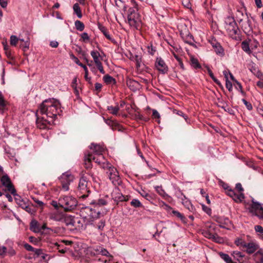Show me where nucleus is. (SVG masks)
<instances>
[{"mask_svg": "<svg viewBox=\"0 0 263 263\" xmlns=\"http://www.w3.org/2000/svg\"><path fill=\"white\" fill-rule=\"evenodd\" d=\"M247 17H249V15L246 12L243 13L242 11L237 10L236 17L239 24L243 22V20L247 19Z\"/></svg>", "mask_w": 263, "mask_h": 263, "instance_id": "nucleus-25", "label": "nucleus"}, {"mask_svg": "<svg viewBox=\"0 0 263 263\" xmlns=\"http://www.w3.org/2000/svg\"><path fill=\"white\" fill-rule=\"evenodd\" d=\"M152 116L153 118L159 119L160 117L159 113L155 109H153Z\"/></svg>", "mask_w": 263, "mask_h": 263, "instance_id": "nucleus-61", "label": "nucleus"}, {"mask_svg": "<svg viewBox=\"0 0 263 263\" xmlns=\"http://www.w3.org/2000/svg\"><path fill=\"white\" fill-rule=\"evenodd\" d=\"M119 109H120V108L118 106H116L115 107L112 106H108V108H107V109L109 111H110V112L114 115H118Z\"/></svg>", "mask_w": 263, "mask_h": 263, "instance_id": "nucleus-37", "label": "nucleus"}, {"mask_svg": "<svg viewBox=\"0 0 263 263\" xmlns=\"http://www.w3.org/2000/svg\"><path fill=\"white\" fill-rule=\"evenodd\" d=\"M226 87L230 92L232 91V83L229 80L226 81Z\"/></svg>", "mask_w": 263, "mask_h": 263, "instance_id": "nucleus-54", "label": "nucleus"}, {"mask_svg": "<svg viewBox=\"0 0 263 263\" xmlns=\"http://www.w3.org/2000/svg\"><path fill=\"white\" fill-rule=\"evenodd\" d=\"M61 105L57 100L48 99L45 100L40 105L38 111L42 115L50 119V122H54L58 115H62Z\"/></svg>", "mask_w": 263, "mask_h": 263, "instance_id": "nucleus-1", "label": "nucleus"}, {"mask_svg": "<svg viewBox=\"0 0 263 263\" xmlns=\"http://www.w3.org/2000/svg\"><path fill=\"white\" fill-rule=\"evenodd\" d=\"M23 209H24L26 212L31 214H34L35 212V211L34 210V209L32 208L31 206H29L28 203L24 206Z\"/></svg>", "mask_w": 263, "mask_h": 263, "instance_id": "nucleus-42", "label": "nucleus"}, {"mask_svg": "<svg viewBox=\"0 0 263 263\" xmlns=\"http://www.w3.org/2000/svg\"><path fill=\"white\" fill-rule=\"evenodd\" d=\"M259 248V246L256 243L250 242L247 243L246 251L249 254L254 253Z\"/></svg>", "mask_w": 263, "mask_h": 263, "instance_id": "nucleus-21", "label": "nucleus"}, {"mask_svg": "<svg viewBox=\"0 0 263 263\" xmlns=\"http://www.w3.org/2000/svg\"><path fill=\"white\" fill-rule=\"evenodd\" d=\"M216 228L215 224L208 223L206 225V229L203 230L202 234L209 239L212 238L216 234L215 232Z\"/></svg>", "mask_w": 263, "mask_h": 263, "instance_id": "nucleus-14", "label": "nucleus"}, {"mask_svg": "<svg viewBox=\"0 0 263 263\" xmlns=\"http://www.w3.org/2000/svg\"><path fill=\"white\" fill-rule=\"evenodd\" d=\"M98 28L101 31V32L104 35V36L106 37L107 39H108L113 43H115L116 42V40L110 35L107 29L105 26L101 25L100 24H99Z\"/></svg>", "mask_w": 263, "mask_h": 263, "instance_id": "nucleus-20", "label": "nucleus"}, {"mask_svg": "<svg viewBox=\"0 0 263 263\" xmlns=\"http://www.w3.org/2000/svg\"><path fill=\"white\" fill-rule=\"evenodd\" d=\"M210 239H212L213 240L216 242H220V240L221 239V238L220 237H219L217 234H215V236H214L212 238H211Z\"/></svg>", "mask_w": 263, "mask_h": 263, "instance_id": "nucleus-63", "label": "nucleus"}, {"mask_svg": "<svg viewBox=\"0 0 263 263\" xmlns=\"http://www.w3.org/2000/svg\"><path fill=\"white\" fill-rule=\"evenodd\" d=\"M210 43L212 47H213V48L214 49V50L216 54L220 55H224V50L222 47L220 45V43L217 42V41L216 40H212L210 41Z\"/></svg>", "mask_w": 263, "mask_h": 263, "instance_id": "nucleus-18", "label": "nucleus"}, {"mask_svg": "<svg viewBox=\"0 0 263 263\" xmlns=\"http://www.w3.org/2000/svg\"><path fill=\"white\" fill-rule=\"evenodd\" d=\"M178 197L181 200L182 204L184 205L186 209L190 211H192L193 210L194 208L192 205L191 201L187 199L182 193L180 192V196Z\"/></svg>", "mask_w": 263, "mask_h": 263, "instance_id": "nucleus-19", "label": "nucleus"}, {"mask_svg": "<svg viewBox=\"0 0 263 263\" xmlns=\"http://www.w3.org/2000/svg\"><path fill=\"white\" fill-rule=\"evenodd\" d=\"M155 66L156 69L161 74H166L168 71V66L161 57H157L156 58Z\"/></svg>", "mask_w": 263, "mask_h": 263, "instance_id": "nucleus-12", "label": "nucleus"}, {"mask_svg": "<svg viewBox=\"0 0 263 263\" xmlns=\"http://www.w3.org/2000/svg\"><path fill=\"white\" fill-rule=\"evenodd\" d=\"M98 69H99V70L100 71V72L102 73V74H104L105 73V71L104 70V69H103V67L102 66V64L101 62L100 63H99L98 64H96Z\"/></svg>", "mask_w": 263, "mask_h": 263, "instance_id": "nucleus-57", "label": "nucleus"}, {"mask_svg": "<svg viewBox=\"0 0 263 263\" xmlns=\"http://www.w3.org/2000/svg\"><path fill=\"white\" fill-rule=\"evenodd\" d=\"M18 41V39L15 35L10 36V44L12 46H16Z\"/></svg>", "mask_w": 263, "mask_h": 263, "instance_id": "nucleus-43", "label": "nucleus"}, {"mask_svg": "<svg viewBox=\"0 0 263 263\" xmlns=\"http://www.w3.org/2000/svg\"><path fill=\"white\" fill-rule=\"evenodd\" d=\"M126 84L129 89L133 91H136L139 86V83L137 81L131 79L127 80Z\"/></svg>", "mask_w": 263, "mask_h": 263, "instance_id": "nucleus-22", "label": "nucleus"}, {"mask_svg": "<svg viewBox=\"0 0 263 263\" xmlns=\"http://www.w3.org/2000/svg\"><path fill=\"white\" fill-rule=\"evenodd\" d=\"M74 25L77 30L80 31H82L85 28V26L83 23L79 20H77L75 22Z\"/></svg>", "mask_w": 263, "mask_h": 263, "instance_id": "nucleus-35", "label": "nucleus"}, {"mask_svg": "<svg viewBox=\"0 0 263 263\" xmlns=\"http://www.w3.org/2000/svg\"><path fill=\"white\" fill-rule=\"evenodd\" d=\"M36 124L37 127L41 129H45L49 128V125L54 123V122H50V119H49L44 117H39L38 115H36Z\"/></svg>", "mask_w": 263, "mask_h": 263, "instance_id": "nucleus-10", "label": "nucleus"}, {"mask_svg": "<svg viewBox=\"0 0 263 263\" xmlns=\"http://www.w3.org/2000/svg\"><path fill=\"white\" fill-rule=\"evenodd\" d=\"M242 49L246 52L248 54H250L251 53V50H250L249 44L248 42L244 41L241 43V44Z\"/></svg>", "mask_w": 263, "mask_h": 263, "instance_id": "nucleus-33", "label": "nucleus"}, {"mask_svg": "<svg viewBox=\"0 0 263 263\" xmlns=\"http://www.w3.org/2000/svg\"><path fill=\"white\" fill-rule=\"evenodd\" d=\"M232 198L237 203H240L243 201L245 199V195L242 193H240L239 194H237L236 193L234 194V196H233Z\"/></svg>", "mask_w": 263, "mask_h": 263, "instance_id": "nucleus-30", "label": "nucleus"}, {"mask_svg": "<svg viewBox=\"0 0 263 263\" xmlns=\"http://www.w3.org/2000/svg\"><path fill=\"white\" fill-rule=\"evenodd\" d=\"M1 182L3 186H5L8 191L10 192L12 195H15L16 190L8 175H4L1 178Z\"/></svg>", "mask_w": 263, "mask_h": 263, "instance_id": "nucleus-9", "label": "nucleus"}, {"mask_svg": "<svg viewBox=\"0 0 263 263\" xmlns=\"http://www.w3.org/2000/svg\"><path fill=\"white\" fill-rule=\"evenodd\" d=\"M130 205L131 206L136 208L142 206V204L141 202L137 199H133L130 202Z\"/></svg>", "mask_w": 263, "mask_h": 263, "instance_id": "nucleus-40", "label": "nucleus"}, {"mask_svg": "<svg viewBox=\"0 0 263 263\" xmlns=\"http://www.w3.org/2000/svg\"><path fill=\"white\" fill-rule=\"evenodd\" d=\"M252 203L250 208V212L253 213L255 215L257 214H262L263 213V208L260 203L257 201H252Z\"/></svg>", "mask_w": 263, "mask_h": 263, "instance_id": "nucleus-16", "label": "nucleus"}, {"mask_svg": "<svg viewBox=\"0 0 263 263\" xmlns=\"http://www.w3.org/2000/svg\"><path fill=\"white\" fill-rule=\"evenodd\" d=\"M155 189L156 191L162 197L164 198L168 196L161 186H157L155 187Z\"/></svg>", "mask_w": 263, "mask_h": 263, "instance_id": "nucleus-39", "label": "nucleus"}, {"mask_svg": "<svg viewBox=\"0 0 263 263\" xmlns=\"http://www.w3.org/2000/svg\"><path fill=\"white\" fill-rule=\"evenodd\" d=\"M105 122L108 125L111 126V127H112L111 128H112V130H114L117 129L119 131L121 130V126L120 125H119L118 124H115V123H113L112 122V121L109 120H106Z\"/></svg>", "mask_w": 263, "mask_h": 263, "instance_id": "nucleus-34", "label": "nucleus"}, {"mask_svg": "<svg viewBox=\"0 0 263 263\" xmlns=\"http://www.w3.org/2000/svg\"><path fill=\"white\" fill-rule=\"evenodd\" d=\"M90 191L88 187V182L86 177L82 176L79 180V183L77 191V196L80 198L84 199L88 197Z\"/></svg>", "mask_w": 263, "mask_h": 263, "instance_id": "nucleus-7", "label": "nucleus"}, {"mask_svg": "<svg viewBox=\"0 0 263 263\" xmlns=\"http://www.w3.org/2000/svg\"><path fill=\"white\" fill-rule=\"evenodd\" d=\"M90 149L92 150L93 153H91L95 157H99V155H103L102 153L104 151V147L103 145L91 143L89 146Z\"/></svg>", "mask_w": 263, "mask_h": 263, "instance_id": "nucleus-17", "label": "nucleus"}, {"mask_svg": "<svg viewBox=\"0 0 263 263\" xmlns=\"http://www.w3.org/2000/svg\"><path fill=\"white\" fill-rule=\"evenodd\" d=\"M135 117L137 120H140L144 121H147L148 120L147 118H144L143 116V115H142L139 112L135 114Z\"/></svg>", "mask_w": 263, "mask_h": 263, "instance_id": "nucleus-51", "label": "nucleus"}, {"mask_svg": "<svg viewBox=\"0 0 263 263\" xmlns=\"http://www.w3.org/2000/svg\"><path fill=\"white\" fill-rule=\"evenodd\" d=\"M254 258L256 263H263V252L262 251H257L254 254Z\"/></svg>", "mask_w": 263, "mask_h": 263, "instance_id": "nucleus-27", "label": "nucleus"}, {"mask_svg": "<svg viewBox=\"0 0 263 263\" xmlns=\"http://www.w3.org/2000/svg\"><path fill=\"white\" fill-rule=\"evenodd\" d=\"M254 229L256 232L259 233L260 234L263 236V228L261 226H255Z\"/></svg>", "mask_w": 263, "mask_h": 263, "instance_id": "nucleus-53", "label": "nucleus"}, {"mask_svg": "<svg viewBox=\"0 0 263 263\" xmlns=\"http://www.w3.org/2000/svg\"><path fill=\"white\" fill-rule=\"evenodd\" d=\"M246 22H242L240 25L241 28L247 35H250L253 32V28L251 24V21L249 17H247Z\"/></svg>", "mask_w": 263, "mask_h": 263, "instance_id": "nucleus-15", "label": "nucleus"}, {"mask_svg": "<svg viewBox=\"0 0 263 263\" xmlns=\"http://www.w3.org/2000/svg\"><path fill=\"white\" fill-rule=\"evenodd\" d=\"M235 189L239 192L242 193L243 191V189L240 183H237L236 184Z\"/></svg>", "mask_w": 263, "mask_h": 263, "instance_id": "nucleus-59", "label": "nucleus"}, {"mask_svg": "<svg viewBox=\"0 0 263 263\" xmlns=\"http://www.w3.org/2000/svg\"><path fill=\"white\" fill-rule=\"evenodd\" d=\"M14 196V200L17 203V204L22 209L24 207L25 205L28 203L27 200L23 199L20 196L15 193V195H13Z\"/></svg>", "mask_w": 263, "mask_h": 263, "instance_id": "nucleus-23", "label": "nucleus"}, {"mask_svg": "<svg viewBox=\"0 0 263 263\" xmlns=\"http://www.w3.org/2000/svg\"><path fill=\"white\" fill-rule=\"evenodd\" d=\"M111 197L117 204L119 202L127 201L128 200V196L123 195L118 187H116L113 190L111 193Z\"/></svg>", "mask_w": 263, "mask_h": 263, "instance_id": "nucleus-11", "label": "nucleus"}, {"mask_svg": "<svg viewBox=\"0 0 263 263\" xmlns=\"http://www.w3.org/2000/svg\"><path fill=\"white\" fill-rule=\"evenodd\" d=\"M190 65L192 68L194 69H200L201 68V66L199 63V61L197 58H194V57H191L190 59Z\"/></svg>", "mask_w": 263, "mask_h": 263, "instance_id": "nucleus-26", "label": "nucleus"}, {"mask_svg": "<svg viewBox=\"0 0 263 263\" xmlns=\"http://www.w3.org/2000/svg\"><path fill=\"white\" fill-rule=\"evenodd\" d=\"M37 228V222L36 220H32L30 223V229L34 232H36V229Z\"/></svg>", "mask_w": 263, "mask_h": 263, "instance_id": "nucleus-46", "label": "nucleus"}, {"mask_svg": "<svg viewBox=\"0 0 263 263\" xmlns=\"http://www.w3.org/2000/svg\"><path fill=\"white\" fill-rule=\"evenodd\" d=\"M93 160L103 169L106 171L110 168L112 165L105 158L103 155H99V157H95L91 152H87L85 154L84 161L86 167H90V162Z\"/></svg>", "mask_w": 263, "mask_h": 263, "instance_id": "nucleus-3", "label": "nucleus"}, {"mask_svg": "<svg viewBox=\"0 0 263 263\" xmlns=\"http://www.w3.org/2000/svg\"><path fill=\"white\" fill-rule=\"evenodd\" d=\"M24 248L25 249L28 251H34V248L32 247L31 245H29L28 243H25L24 245Z\"/></svg>", "mask_w": 263, "mask_h": 263, "instance_id": "nucleus-60", "label": "nucleus"}, {"mask_svg": "<svg viewBox=\"0 0 263 263\" xmlns=\"http://www.w3.org/2000/svg\"><path fill=\"white\" fill-rule=\"evenodd\" d=\"M72 57H73V59H74V61L77 64H78L79 66L82 67L84 69V70L87 69V67L85 65H84L83 64L81 63L77 58L74 57L73 55H72Z\"/></svg>", "mask_w": 263, "mask_h": 263, "instance_id": "nucleus-48", "label": "nucleus"}, {"mask_svg": "<svg viewBox=\"0 0 263 263\" xmlns=\"http://www.w3.org/2000/svg\"><path fill=\"white\" fill-rule=\"evenodd\" d=\"M103 80L106 84L115 85L116 84V79L109 74L105 75L103 77Z\"/></svg>", "mask_w": 263, "mask_h": 263, "instance_id": "nucleus-28", "label": "nucleus"}, {"mask_svg": "<svg viewBox=\"0 0 263 263\" xmlns=\"http://www.w3.org/2000/svg\"><path fill=\"white\" fill-rule=\"evenodd\" d=\"M127 22L130 27L136 30H139L141 24V20L137 4L134 2V6L127 11Z\"/></svg>", "mask_w": 263, "mask_h": 263, "instance_id": "nucleus-2", "label": "nucleus"}, {"mask_svg": "<svg viewBox=\"0 0 263 263\" xmlns=\"http://www.w3.org/2000/svg\"><path fill=\"white\" fill-rule=\"evenodd\" d=\"M141 195L145 198L146 200L150 201L152 199V196L148 193H146L144 191H143L142 193H140Z\"/></svg>", "mask_w": 263, "mask_h": 263, "instance_id": "nucleus-52", "label": "nucleus"}, {"mask_svg": "<svg viewBox=\"0 0 263 263\" xmlns=\"http://www.w3.org/2000/svg\"><path fill=\"white\" fill-rule=\"evenodd\" d=\"M224 28L232 39L237 40L239 37L240 31L234 17L227 16L225 18Z\"/></svg>", "mask_w": 263, "mask_h": 263, "instance_id": "nucleus-5", "label": "nucleus"}, {"mask_svg": "<svg viewBox=\"0 0 263 263\" xmlns=\"http://www.w3.org/2000/svg\"><path fill=\"white\" fill-rule=\"evenodd\" d=\"M242 101L243 102V103H244V104L245 105L246 108L249 110H252L253 109V107H252V104L248 102L246 99H242Z\"/></svg>", "mask_w": 263, "mask_h": 263, "instance_id": "nucleus-45", "label": "nucleus"}, {"mask_svg": "<svg viewBox=\"0 0 263 263\" xmlns=\"http://www.w3.org/2000/svg\"><path fill=\"white\" fill-rule=\"evenodd\" d=\"M50 218L56 221H62L64 219V215L62 213L56 212L51 214Z\"/></svg>", "mask_w": 263, "mask_h": 263, "instance_id": "nucleus-24", "label": "nucleus"}, {"mask_svg": "<svg viewBox=\"0 0 263 263\" xmlns=\"http://www.w3.org/2000/svg\"><path fill=\"white\" fill-rule=\"evenodd\" d=\"M73 9L74 13L77 15L78 17L81 18L82 17V14L81 8L78 3H76L73 5Z\"/></svg>", "mask_w": 263, "mask_h": 263, "instance_id": "nucleus-32", "label": "nucleus"}, {"mask_svg": "<svg viewBox=\"0 0 263 263\" xmlns=\"http://www.w3.org/2000/svg\"><path fill=\"white\" fill-rule=\"evenodd\" d=\"M90 54L91 57H92L94 62L96 64H98L99 63H100L101 61L99 59V57H100V53L97 51H91L90 52Z\"/></svg>", "mask_w": 263, "mask_h": 263, "instance_id": "nucleus-31", "label": "nucleus"}, {"mask_svg": "<svg viewBox=\"0 0 263 263\" xmlns=\"http://www.w3.org/2000/svg\"><path fill=\"white\" fill-rule=\"evenodd\" d=\"M7 103L5 100L3 95L0 93V112L2 114L6 109Z\"/></svg>", "mask_w": 263, "mask_h": 263, "instance_id": "nucleus-29", "label": "nucleus"}, {"mask_svg": "<svg viewBox=\"0 0 263 263\" xmlns=\"http://www.w3.org/2000/svg\"><path fill=\"white\" fill-rule=\"evenodd\" d=\"M33 252H34L36 257H38L43 254V250L41 249H35L34 248V251H33Z\"/></svg>", "mask_w": 263, "mask_h": 263, "instance_id": "nucleus-58", "label": "nucleus"}, {"mask_svg": "<svg viewBox=\"0 0 263 263\" xmlns=\"http://www.w3.org/2000/svg\"><path fill=\"white\" fill-rule=\"evenodd\" d=\"M172 213L174 216L180 219L182 222H185L186 218L184 216L183 214L180 213L179 212L175 210H173Z\"/></svg>", "mask_w": 263, "mask_h": 263, "instance_id": "nucleus-38", "label": "nucleus"}, {"mask_svg": "<svg viewBox=\"0 0 263 263\" xmlns=\"http://www.w3.org/2000/svg\"><path fill=\"white\" fill-rule=\"evenodd\" d=\"M101 247L98 246L96 247V248H94L93 250L90 251V255L91 256H95L97 255H99L100 254L101 250Z\"/></svg>", "mask_w": 263, "mask_h": 263, "instance_id": "nucleus-41", "label": "nucleus"}, {"mask_svg": "<svg viewBox=\"0 0 263 263\" xmlns=\"http://www.w3.org/2000/svg\"><path fill=\"white\" fill-rule=\"evenodd\" d=\"M7 0H0V5L3 8H5L7 6Z\"/></svg>", "mask_w": 263, "mask_h": 263, "instance_id": "nucleus-64", "label": "nucleus"}, {"mask_svg": "<svg viewBox=\"0 0 263 263\" xmlns=\"http://www.w3.org/2000/svg\"><path fill=\"white\" fill-rule=\"evenodd\" d=\"M221 108L223 109L226 111L229 112V114H231V115H233L234 114V111L233 110L228 107L227 105H226V106H220Z\"/></svg>", "mask_w": 263, "mask_h": 263, "instance_id": "nucleus-55", "label": "nucleus"}, {"mask_svg": "<svg viewBox=\"0 0 263 263\" xmlns=\"http://www.w3.org/2000/svg\"><path fill=\"white\" fill-rule=\"evenodd\" d=\"M76 199L70 196L61 197L59 199V206L63 208L65 211H69L77 205Z\"/></svg>", "mask_w": 263, "mask_h": 263, "instance_id": "nucleus-6", "label": "nucleus"}, {"mask_svg": "<svg viewBox=\"0 0 263 263\" xmlns=\"http://www.w3.org/2000/svg\"><path fill=\"white\" fill-rule=\"evenodd\" d=\"M29 39L27 37L25 42L21 43L20 46L23 48V51L25 52L29 49Z\"/></svg>", "mask_w": 263, "mask_h": 263, "instance_id": "nucleus-36", "label": "nucleus"}, {"mask_svg": "<svg viewBox=\"0 0 263 263\" xmlns=\"http://www.w3.org/2000/svg\"><path fill=\"white\" fill-rule=\"evenodd\" d=\"M235 191L232 190L231 188L228 191H226V194L227 195L230 196V197H232L233 196H234Z\"/></svg>", "mask_w": 263, "mask_h": 263, "instance_id": "nucleus-62", "label": "nucleus"}, {"mask_svg": "<svg viewBox=\"0 0 263 263\" xmlns=\"http://www.w3.org/2000/svg\"><path fill=\"white\" fill-rule=\"evenodd\" d=\"M135 60L136 62L137 67H140V64L142 61L141 57L140 55L136 54L135 55Z\"/></svg>", "mask_w": 263, "mask_h": 263, "instance_id": "nucleus-47", "label": "nucleus"}, {"mask_svg": "<svg viewBox=\"0 0 263 263\" xmlns=\"http://www.w3.org/2000/svg\"><path fill=\"white\" fill-rule=\"evenodd\" d=\"M32 199L37 204L39 207L43 208L44 203L42 201L40 200L39 199L35 197H32Z\"/></svg>", "mask_w": 263, "mask_h": 263, "instance_id": "nucleus-56", "label": "nucleus"}, {"mask_svg": "<svg viewBox=\"0 0 263 263\" xmlns=\"http://www.w3.org/2000/svg\"><path fill=\"white\" fill-rule=\"evenodd\" d=\"M81 37L82 39L83 42H87L90 40V37L86 32H83L81 34Z\"/></svg>", "mask_w": 263, "mask_h": 263, "instance_id": "nucleus-44", "label": "nucleus"}, {"mask_svg": "<svg viewBox=\"0 0 263 263\" xmlns=\"http://www.w3.org/2000/svg\"><path fill=\"white\" fill-rule=\"evenodd\" d=\"M106 174L112 183L115 184L116 183H119L120 179L119 173L115 167L112 165L110 168L106 171Z\"/></svg>", "mask_w": 263, "mask_h": 263, "instance_id": "nucleus-13", "label": "nucleus"}, {"mask_svg": "<svg viewBox=\"0 0 263 263\" xmlns=\"http://www.w3.org/2000/svg\"><path fill=\"white\" fill-rule=\"evenodd\" d=\"M232 254L235 258H237V259H238V258H243L244 257V255L240 252L237 251H233Z\"/></svg>", "mask_w": 263, "mask_h": 263, "instance_id": "nucleus-50", "label": "nucleus"}, {"mask_svg": "<svg viewBox=\"0 0 263 263\" xmlns=\"http://www.w3.org/2000/svg\"><path fill=\"white\" fill-rule=\"evenodd\" d=\"M156 51V48L153 47L152 45L147 46V51L150 54L153 55Z\"/></svg>", "mask_w": 263, "mask_h": 263, "instance_id": "nucleus-49", "label": "nucleus"}, {"mask_svg": "<svg viewBox=\"0 0 263 263\" xmlns=\"http://www.w3.org/2000/svg\"><path fill=\"white\" fill-rule=\"evenodd\" d=\"M74 177L69 172L63 173L59 177V181L62 186V189L64 191L69 190V184L73 181Z\"/></svg>", "mask_w": 263, "mask_h": 263, "instance_id": "nucleus-8", "label": "nucleus"}, {"mask_svg": "<svg viewBox=\"0 0 263 263\" xmlns=\"http://www.w3.org/2000/svg\"><path fill=\"white\" fill-rule=\"evenodd\" d=\"M111 200V198H109L108 195L104 196L100 198L98 200H93L90 202V204L94 205L93 209L86 207L85 210L91 212L90 216L92 218H99L101 211L99 210L98 208L101 206L106 205Z\"/></svg>", "mask_w": 263, "mask_h": 263, "instance_id": "nucleus-4", "label": "nucleus"}]
</instances>
